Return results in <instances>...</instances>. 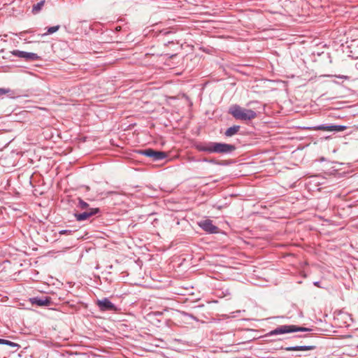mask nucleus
Segmentation results:
<instances>
[{"label":"nucleus","mask_w":358,"mask_h":358,"mask_svg":"<svg viewBox=\"0 0 358 358\" xmlns=\"http://www.w3.org/2000/svg\"><path fill=\"white\" fill-rule=\"evenodd\" d=\"M230 113L235 119L248 121L251 120L257 117L255 111L251 109H246L241 107L239 105H232L229 109Z\"/></svg>","instance_id":"f257e3e1"},{"label":"nucleus","mask_w":358,"mask_h":358,"mask_svg":"<svg viewBox=\"0 0 358 358\" xmlns=\"http://www.w3.org/2000/svg\"><path fill=\"white\" fill-rule=\"evenodd\" d=\"M312 329L307 327H299L294 324H285V325H280L275 329L270 331L268 333H267L265 336H276V335H280L284 334H289V333H294V332H308L311 331Z\"/></svg>","instance_id":"f03ea898"},{"label":"nucleus","mask_w":358,"mask_h":358,"mask_svg":"<svg viewBox=\"0 0 358 358\" xmlns=\"http://www.w3.org/2000/svg\"><path fill=\"white\" fill-rule=\"evenodd\" d=\"M138 153L145 157L152 158V161L154 162H159L167 157L166 152L164 151L155 150L152 148L140 150L138 151Z\"/></svg>","instance_id":"7ed1b4c3"},{"label":"nucleus","mask_w":358,"mask_h":358,"mask_svg":"<svg viewBox=\"0 0 358 358\" xmlns=\"http://www.w3.org/2000/svg\"><path fill=\"white\" fill-rule=\"evenodd\" d=\"M96 305L101 312L117 313L119 310L118 308L108 298L97 300Z\"/></svg>","instance_id":"20e7f679"},{"label":"nucleus","mask_w":358,"mask_h":358,"mask_svg":"<svg viewBox=\"0 0 358 358\" xmlns=\"http://www.w3.org/2000/svg\"><path fill=\"white\" fill-rule=\"evenodd\" d=\"M10 53L15 57L24 59L26 62L38 61L41 58L36 53L28 52L19 50H14L11 51Z\"/></svg>","instance_id":"39448f33"},{"label":"nucleus","mask_w":358,"mask_h":358,"mask_svg":"<svg viewBox=\"0 0 358 358\" xmlns=\"http://www.w3.org/2000/svg\"><path fill=\"white\" fill-rule=\"evenodd\" d=\"M101 213L99 208H89V210L83 211V213H76L74 214L76 220L78 222H82L88 220L93 215Z\"/></svg>","instance_id":"423d86ee"},{"label":"nucleus","mask_w":358,"mask_h":358,"mask_svg":"<svg viewBox=\"0 0 358 358\" xmlns=\"http://www.w3.org/2000/svg\"><path fill=\"white\" fill-rule=\"evenodd\" d=\"M199 226L208 234H214L219 232V228L209 219L201 220L199 222Z\"/></svg>","instance_id":"0eeeda50"},{"label":"nucleus","mask_w":358,"mask_h":358,"mask_svg":"<svg viewBox=\"0 0 358 358\" xmlns=\"http://www.w3.org/2000/svg\"><path fill=\"white\" fill-rule=\"evenodd\" d=\"M236 149V146L232 144L217 142H215V153L229 154L234 152Z\"/></svg>","instance_id":"6e6552de"},{"label":"nucleus","mask_w":358,"mask_h":358,"mask_svg":"<svg viewBox=\"0 0 358 358\" xmlns=\"http://www.w3.org/2000/svg\"><path fill=\"white\" fill-rule=\"evenodd\" d=\"M29 301L32 304H34V305H36V306H41V307L49 306L52 303L51 298L49 296H45V297H42V298L38 297V296L32 297V298L29 299Z\"/></svg>","instance_id":"1a4fd4ad"},{"label":"nucleus","mask_w":358,"mask_h":358,"mask_svg":"<svg viewBox=\"0 0 358 358\" xmlns=\"http://www.w3.org/2000/svg\"><path fill=\"white\" fill-rule=\"evenodd\" d=\"M215 142H208L199 143L196 145V148L200 152H206L208 153H215Z\"/></svg>","instance_id":"9d476101"},{"label":"nucleus","mask_w":358,"mask_h":358,"mask_svg":"<svg viewBox=\"0 0 358 358\" xmlns=\"http://www.w3.org/2000/svg\"><path fill=\"white\" fill-rule=\"evenodd\" d=\"M315 345H296L283 348L286 351H306L315 349Z\"/></svg>","instance_id":"9b49d317"},{"label":"nucleus","mask_w":358,"mask_h":358,"mask_svg":"<svg viewBox=\"0 0 358 358\" xmlns=\"http://www.w3.org/2000/svg\"><path fill=\"white\" fill-rule=\"evenodd\" d=\"M331 128L332 124H322L317 126L306 127V129L308 130H323L327 131H331Z\"/></svg>","instance_id":"f8f14e48"},{"label":"nucleus","mask_w":358,"mask_h":358,"mask_svg":"<svg viewBox=\"0 0 358 358\" xmlns=\"http://www.w3.org/2000/svg\"><path fill=\"white\" fill-rule=\"evenodd\" d=\"M239 129V125H234L233 127H231L226 130V131L224 132V135L227 137H231L237 134Z\"/></svg>","instance_id":"ddd939ff"},{"label":"nucleus","mask_w":358,"mask_h":358,"mask_svg":"<svg viewBox=\"0 0 358 358\" xmlns=\"http://www.w3.org/2000/svg\"><path fill=\"white\" fill-rule=\"evenodd\" d=\"M45 4V0H41L39 2H38L36 4H34L32 7V10H31V12L34 13V14H37L42 9L43 6H44Z\"/></svg>","instance_id":"4468645a"},{"label":"nucleus","mask_w":358,"mask_h":358,"mask_svg":"<svg viewBox=\"0 0 358 358\" xmlns=\"http://www.w3.org/2000/svg\"><path fill=\"white\" fill-rule=\"evenodd\" d=\"M77 207L84 211L87 210H89V208H90L89 204L80 198L78 199V203L77 205Z\"/></svg>","instance_id":"2eb2a0df"},{"label":"nucleus","mask_w":358,"mask_h":358,"mask_svg":"<svg viewBox=\"0 0 358 358\" xmlns=\"http://www.w3.org/2000/svg\"><path fill=\"white\" fill-rule=\"evenodd\" d=\"M347 129L346 126L344 125H336L332 124L331 131L334 132H340L345 130Z\"/></svg>","instance_id":"dca6fc26"},{"label":"nucleus","mask_w":358,"mask_h":358,"mask_svg":"<svg viewBox=\"0 0 358 358\" xmlns=\"http://www.w3.org/2000/svg\"><path fill=\"white\" fill-rule=\"evenodd\" d=\"M59 28H60L59 25L50 27L48 28L47 32L45 34H44L43 36L54 34L55 32L57 31L59 29Z\"/></svg>","instance_id":"f3484780"},{"label":"nucleus","mask_w":358,"mask_h":358,"mask_svg":"<svg viewBox=\"0 0 358 358\" xmlns=\"http://www.w3.org/2000/svg\"><path fill=\"white\" fill-rule=\"evenodd\" d=\"M3 341L4 342L3 343V345H6L10 346L12 348H19L20 347V345H18L17 343L10 341L8 340L3 339Z\"/></svg>","instance_id":"a211bd4d"},{"label":"nucleus","mask_w":358,"mask_h":358,"mask_svg":"<svg viewBox=\"0 0 358 358\" xmlns=\"http://www.w3.org/2000/svg\"><path fill=\"white\" fill-rule=\"evenodd\" d=\"M201 161L203 162H208V163H210V164H220L218 162H217L214 159L203 158Z\"/></svg>","instance_id":"6ab92c4d"},{"label":"nucleus","mask_w":358,"mask_h":358,"mask_svg":"<svg viewBox=\"0 0 358 358\" xmlns=\"http://www.w3.org/2000/svg\"><path fill=\"white\" fill-rule=\"evenodd\" d=\"M183 315H184L185 316H186V317H189V318H191V319H192V320H195V321H198L197 318H196L194 315H193L192 314H191V313H188L183 312Z\"/></svg>","instance_id":"aec40b11"},{"label":"nucleus","mask_w":358,"mask_h":358,"mask_svg":"<svg viewBox=\"0 0 358 358\" xmlns=\"http://www.w3.org/2000/svg\"><path fill=\"white\" fill-rule=\"evenodd\" d=\"M10 91V89L0 88V96L4 95Z\"/></svg>","instance_id":"412c9836"},{"label":"nucleus","mask_w":358,"mask_h":358,"mask_svg":"<svg viewBox=\"0 0 358 358\" xmlns=\"http://www.w3.org/2000/svg\"><path fill=\"white\" fill-rule=\"evenodd\" d=\"M71 233V230L63 229L59 231L60 234H69Z\"/></svg>","instance_id":"4be33fe9"},{"label":"nucleus","mask_w":358,"mask_h":358,"mask_svg":"<svg viewBox=\"0 0 358 358\" xmlns=\"http://www.w3.org/2000/svg\"><path fill=\"white\" fill-rule=\"evenodd\" d=\"M313 285H314L315 286H316V287H322L320 286V281H315V282H313Z\"/></svg>","instance_id":"5701e85b"},{"label":"nucleus","mask_w":358,"mask_h":358,"mask_svg":"<svg viewBox=\"0 0 358 358\" xmlns=\"http://www.w3.org/2000/svg\"><path fill=\"white\" fill-rule=\"evenodd\" d=\"M336 77L342 79H348V76H336Z\"/></svg>","instance_id":"b1692460"},{"label":"nucleus","mask_w":358,"mask_h":358,"mask_svg":"<svg viewBox=\"0 0 358 358\" xmlns=\"http://www.w3.org/2000/svg\"><path fill=\"white\" fill-rule=\"evenodd\" d=\"M3 338H0V345H3Z\"/></svg>","instance_id":"393cba45"},{"label":"nucleus","mask_w":358,"mask_h":358,"mask_svg":"<svg viewBox=\"0 0 358 358\" xmlns=\"http://www.w3.org/2000/svg\"><path fill=\"white\" fill-rule=\"evenodd\" d=\"M295 337H297V338H303V336H296Z\"/></svg>","instance_id":"a878e982"},{"label":"nucleus","mask_w":358,"mask_h":358,"mask_svg":"<svg viewBox=\"0 0 358 358\" xmlns=\"http://www.w3.org/2000/svg\"><path fill=\"white\" fill-rule=\"evenodd\" d=\"M357 358H358V357H357Z\"/></svg>","instance_id":"bb28decb"}]
</instances>
